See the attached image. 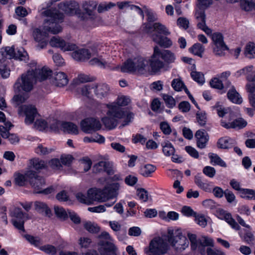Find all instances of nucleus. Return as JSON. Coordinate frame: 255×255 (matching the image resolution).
I'll use <instances>...</instances> for the list:
<instances>
[{"mask_svg":"<svg viewBox=\"0 0 255 255\" xmlns=\"http://www.w3.org/2000/svg\"><path fill=\"white\" fill-rule=\"evenodd\" d=\"M209 35H211L213 41L212 47L214 53L219 56H224L225 51L228 50L229 48L224 41L222 34L220 32H215Z\"/></svg>","mask_w":255,"mask_h":255,"instance_id":"nucleus-8","label":"nucleus"},{"mask_svg":"<svg viewBox=\"0 0 255 255\" xmlns=\"http://www.w3.org/2000/svg\"><path fill=\"white\" fill-rule=\"evenodd\" d=\"M210 84L212 88L217 89L221 90L225 87L223 81L217 78H213L210 81Z\"/></svg>","mask_w":255,"mask_h":255,"instance_id":"nucleus-57","label":"nucleus"},{"mask_svg":"<svg viewBox=\"0 0 255 255\" xmlns=\"http://www.w3.org/2000/svg\"><path fill=\"white\" fill-rule=\"evenodd\" d=\"M246 88L250 93L249 95L250 103L252 107L255 108V87L250 84H247Z\"/></svg>","mask_w":255,"mask_h":255,"instance_id":"nucleus-43","label":"nucleus"},{"mask_svg":"<svg viewBox=\"0 0 255 255\" xmlns=\"http://www.w3.org/2000/svg\"><path fill=\"white\" fill-rule=\"evenodd\" d=\"M208 156L210 159L211 163L213 165H218L224 167L227 166L226 163L217 154L209 153Z\"/></svg>","mask_w":255,"mask_h":255,"instance_id":"nucleus-37","label":"nucleus"},{"mask_svg":"<svg viewBox=\"0 0 255 255\" xmlns=\"http://www.w3.org/2000/svg\"><path fill=\"white\" fill-rule=\"evenodd\" d=\"M98 5V2L94 0L85 1L82 3V8L85 14L93 18L95 10Z\"/></svg>","mask_w":255,"mask_h":255,"instance_id":"nucleus-25","label":"nucleus"},{"mask_svg":"<svg viewBox=\"0 0 255 255\" xmlns=\"http://www.w3.org/2000/svg\"><path fill=\"white\" fill-rule=\"evenodd\" d=\"M234 142V139L229 137H223L218 139L217 146L221 149H228L233 146Z\"/></svg>","mask_w":255,"mask_h":255,"instance_id":"nucleus-31","label":"nucleus"},{"mask_svg":"<svg viewBox=\"0 0 255 255\" xmlns=\"http://www.w3.org/2000/svg\"><path fill=\"white\" fill-rule=\"evenodd\" d=\"M54 212L56 216L61 219L65 220L68 218V214L67 212L62 207L58 206L55 207Z\"/></svg>","mask_w":255,"mask_h":255,"instance_id":"nucleus-51","label":"nucleus"},{"mask_svg":"<svg viewBox=\"0 0 255 255\" xmlns=\"http://www.w3.org/2000/svg\"><path fill=\"white\" fill-rule=\"evenodd\" d=\"M156 170V167L153 165L147 164L140 168V174L145 177L151 176V175Z\"/></svg>","mask_w":255,"mask_h":255,"instance_id":"nucleus-34","label":"nucleus"},{"mask_svg":"<svg viewBox=\"0 0 255 255\" xmlns=\"http://www.w3.org/2000/svg\"><path fill=\"white\" fill-rule=\"evenodd\" d=\"M230 184L234 189L240 192L241 194V197H245V195L247 194L246 192H245L244 190H249V189H244L241 188L240 183L235 179L231 180L230 181Z\"/></svg>","mask_w":255,"mask_h":255,"instance_id":"nucleus-48","label":"nucleus"},{"mask_svg":"<svg viewBox=\"0 0 255 255\" xmlns=\"http://www.w3.org/2000/svg\"><path fill=\"white\" fill-rule=\"evenodd\" d=\"M157 50L158 46H154L153 53L150 60V66L152 70L154 72L159 71L164 66L163 62L159 59L160 57L159 55V52Z\"/></svg>","mask_w":255,"mask_h":255,"instance_id":"nucleus-19","label":"nucleus"},{"mask_svg":"<svg viewBox=\"0 0 255 255\" xmlns=\"http://www.w3.org/2000/svg\"><path fill=\"white\" fill-rule=\"evenodd\" d=\"M192 217L195 218V222L202 228L207 226V220L203 215L198 214L192 210Z\"/></svg>","mask_w":255,"mask_h":255,"instance_id":"nucleus-41","label":"nucleus"},{"mask_svg":"<svg viewBox=\"0 0 255 255\" xmlns=\"http://www.w3.org/2000/svg\"><path fill=\"white\" fill-rule=\"evenodd\" d=\"M205 51V47L199 43H195L192 46V53L200 58L203 57Z\"/></svg>","mask_w":255,"mask_h":255,"instance_id":"nucleus-45","label":"nucleus"},{"mask_svg":"<svg viewBox=\"0 0 255 255\" xmlns=\"http://www.w3.org/2000/svg\"><path fill=\"white\" fill-rule=\"evenodd\" d=\"M228 99L233 103L240 104L242 103L243 100L239 93L237 92L235 88L232 87L227 93Z\"/></svg>","mask_w":255,"mask_h":255,"instance_id":"nucleus-32","label":"nucleus"},{"mask_svg":"<svg viewBox=\"0 0 255 255\" xmlns=\"http://www.w3.org/2000/svg\"><path fill=\"white\" fill-rule=\"evenodd\" d=\"M168 235V242L177 252H182L188 247V241L179 230H169Z\"/></svg>","mask_w":255,"mask_h":255,"instance_id":"nucleus-6","label":"nucleus"},{"mask_svg":"<svg viewBox=\"0 0 255 255\" xmlns=\"http://www.w3.org/2000/svg\"><path fill=\"white\" fill-rule=\"evenodd\" d=\"M88 194L90 198L92 199V202L93 201L104 202L110 199L105 187L103 190L90 189L88 190Z\"/></svg>","mask_w":255,"mask_h":255,"instance_id":"nucleus-15","label":"nucleus"},{"mask_svg":"<svg viewBox=\"0 0 255 255\" xmlns=\"http://www.w3.org/2000/svg\"><path fill=\"white\" fill-rule=\"evenodd\" d=\"M221 125L222 127L227 129L231 128L241 129L245 128L247 126V122L243 118L237 119L231 123H227L222 120L221 121Z\"/></svg>","mask_w":255,"mask_h":255,"instance_id":"nucleus-21","label":"nucleus"},{"mask_svg":"<svg viewBox=\"0 0 255 255\" xmlns=\"http://www.w3.org/2000/svg\"><path fill=\"white\" fill-rule=\"evenodd\" d=\"M196 238V235L192 234V250H195L197 247V243L202 244L205 246H214V241L210 238L203 236L198 240H197Z\"/></svg>","mask_w":255,"mask_h":255,"instance_id":"nucleus-24","label":"nucleus"},{"mask_svg":"<svg viewBox=\"0 0 255 255\" xmlns=\"http://www.w3.org/2000/svg\"><path fill=\"white\" fill-rule=\"evenodd\" d=\"M93 90V84H88L81 88V93L83 96L90 98L92 96V90Z\"/></svg>","mask_w":255,"mask_h":255,"instance_id":"nucleus-63","label":"nucleus"},{"mask_svg":"<svg viewBox=\"0 0 255 255\" xmlns=\"http://www.w3.org/2000/svg\"><path fill=\"white\" fill-rule=\"evenodd\" d=\"M130 100L126 96L119 97L116 101L107 104L108 109L107 112V116L102 119V121L105 126L110 129L114 128L118 124V121L120 119L125 118L126 125L133 119V114L125 111L121 107L126 106L129 103Z\"/></svg>","mask_w":255,"mask_h":255,"instance_id":"nucleus-2","label":"nucleus"},{"mask_svg":"<svg viewBox=\"0 0 255 255\" xmlns=\"http://www.w3.org/2000/svg\"><path fill=\"white\" fill-rule=\"evenodd\" d=\"M213 108L216 110L217 114L220 117H223L225 115L228 114L229 117V121L232 120L235 117L234 112L230 108H223L219 106L218 103Z\"/></svg>","mask_w":255,"mask_h":255,"instance_id":"nucleus-29","label":"nucleus"},{"mask_svg":"<svg viewBox=\"0 0 255 255\" xmlns=\"http://www.w3.org/2000/svg\"><path fill=\"white\" fill-rule=\"evenodd\" d=\"M116 5V4L112 2H102L98 5L97 10L99 13H102L109 10Z\"/></svg>","mask_w":255,"mask_h":255,"instance_id":"nucleus-44","label":"nucleus"},{"mask_svg":"<svg viewBox=\"0 0 255 255\" xmlns=\"http://www.w3.org/2000/svg\"><path fill=\"white\" fill-rule=\"evenodd\" d=\"M93 171L95 173H100L103 171L106 172L109 175L113 174L110 163L109 162L102 161L99 162L93 166Z\"/></svg>","mask_w":255,"mask_h":255,"instance_id":"nucleus-23","label":"nucleus"},{"mask_svg":"<svg viewBox=\"0 0 255 255\" xmlns=\"http://www.w3.org/2000/svg\"><path fill=\"white\" fill-rule=\"evenodd\" d=\"M11 216L13 218L12 220L13 225L18 230L25 232L24 224L26 220L30 219L28 215L24 213L19 208H14L11 212Z\"/></svg>","mask_w":255,"mask_h":255,"instance_id":"nucleus-9","label":"nucleus"},{"mask_svg":"<svg viewBox=\"0 0 255 255\" xmlns=\"http://www.w3.org/2000/svg\"><path fill=\"white\" fill-rule=\"evenodd\" d=\"M34 205L35 210L39 213L47 217L51 216V210L46 203L37 201L34 202Z\"/></svg>","mask_w":255,"mask_h":255,"instance_id":"nucleus-27","label":"nucleus"},{"mask_svg":"<svg viewBox=\"0 0 255 255\" xmlns=\"http://www.w3.org/2000/svg\"><path fill=\"white\" fill-rule=\"evenodd\" d=\"M82 130L86 133H90L92 131L99 130L101 128L100 121L94 118H87L81 122Z\"/></svg>","mask_w":255,"mask_h":255,"instance_id":"nucleus-12","label":"nucleus"},{"mask_svg":"<svg viewBox=\"0 0 255 255\" xmlns=\"http://www.w3.org/2000/svg\"><path fill=\"white\" fill-rule=\"evenodd\" d=\"M30 164L34 169L37 170L45 169L47 167L45 162L39 158L31 159Z\"/></svg>","mask_w":255,"mask_h":255,"instance_id":"nucleus-39","label":"nucleus"},{"mask_svg":"<svg viewBox=\"0 0 255 255\" xmlns=\"http://www.w3.org/2000/svg\"><path fill=\"white\" fill-rule=\"evenodd\" d=\"M162 97L166 106L168 108H172L175 106V101L172 96L166 94H163Z\"/></svg>","mask_w":255,"mask_h":255,"instance_id":"nucleus-62","label":"nucleus"},{"mask_svg":"<svg viewBox=\"0 0 255 255\" xmlns=\"http://www.w3.org/2000/svg\"><path fill=\"white\" fill-rule=\"evenodd\" d=\"M26 175L30 185L34 189V192L37 193L45 185L44 178L39 176L35 171L28 170L26 172Z\"/></svg>","mask_w":255,"mask_h":255,"instance_id":"nucleus-10","label":"nucleus"},{"mask_svg":"<svg viewBox=\"0 0 255 255\" xmlns=\"http://www.w3.org/2000/svg\"><path fill=\"white\" fill-rule=\"evenodd\" d=\"M33 36L35 40L37 42H40L43 40L46 39L47 37V33L46 31H41L38 28H36L34 30L33 32Z\"/></svg>","mask_w":255,"mask_h":255,"instance_id":"nucleus-46","label":"nucleus"},{"mask_svg":"<svg viewBox=\"0 0 255 255\" xmlns=\"http://www.w3.org/2000/svg\"><path fill=\"white\" fill-rule=\"evenodd\" d=\"M20 111L24 112L25 115V123L26 124H32L37 114L35 107L32 105H23L19 108Z\"/></svg>","mask_w":255,"mask_h":255,"instance_id":"nucleus-18","label":"nucleus"},{"mask_svg":"<svg viewBox=\"0 0 255 255\" xmlns=\"http://www.w3.org/2000/svg\"><path fill=\"white\" fill-rule=\"evenodd\" d=\"M77 199L80 202L90 205L92 203V199L90 198L88 194L87 193V196H86L82 193H78L76 195Z\"/></svg>","mask_w":255,"mask_h":255,"instance_id":"nucleus-52","label":"nucleus"},{"mask_svg":"<svg viewBox=\"0 0 255 255\" xmlns=\"http://www.w3.org/2000/svg\"><path fill=\"white\" fill-rule=\"evenodd\" d=\"M220 215L222 216V219H224L233 229L236 230H240V226L232 218V215L230 213L222 210L220 211Z\"/></svg>","mask_w":255,"mask_h":255,"instance_id":"nucleus-28","label":"nucleus"},{"mask_svg":"<svg viewBox=\"0 0 255 255\" xmlns=\"http://www.w3.org/2000/svg\"><path fill=\"white\" fill-rule=\"evenodd\" d=\"M197 141V145L200 148H204L206 147L209 137L208 133L204 129H199L196 131L195 134Z\"/></svg>","mask_w":255,"mask_h":255,"instance_id":"nucleus-22","label":"nucleus"},{"mask_svg":"<svg viewBox=\"0 0 255 255\" xmlns=\"http://www.w3.org/2000/svg\"><path fill=\"white\" fill-rule=\"evenodd\" d=\"M40 250L44 252L45 253L51 255H55L57 253V249L55 247L50 245H46L39 247Z\"/></svg>","mask_w":255,"mask_h":255,"instance_id":"nucleus-55","label":"nucleus"},{"mask_svg":"<svg viewBox=\"0 0 255 255\" xmlns=\"http://www.w3.org/2000/svg\"><path fill=\"white\" fill-rule=\"evenodd\" d=\"M148 68V61L142 57L138 56L127 60L121 69L123 72L142 74L146 72Z\"/></svg>","mask_w":255,"mask_h":255,"instance_id":"nucleus-4","label":"nucleus"},{"mask_svg":"<svg viewBox=\"0 0 255 255\" xmlns=\"http://www.w3.org/2000/svg\"><path fill=\"white\" fill-rule=\"evenodd\" d=\"M83 227L88 232L92 234H96L100 231V227L98 225L91 221L83 222Z\"/></svg>","mask_w":255,"mask_h":255,"instance_id":"nucleus-36","label":"nucleus"},{"mask_svg":"<svg viewBox=\"0 0 255 255\" xmlns=\"http://www.w3.org/2000/svg\"><path fill=\"white\" fill-rule=\"evenodd\" d=\"M143 30L148 34L152 40L164 48H169L172 45L171 39L164 35H168L170 32L167 27L160 22L153 24L145 23L143 24Z\"/></svg>","mask_w":255,"mask_h":255,"instance_id":"nucleus-3","label":"nucleus"},{"mask_svg":"<svg viewBox=\"0 0 255 255\" xmlns=\"http://www.w3.org/2000/svg\"><path fill=\"white\" fill-rule=\"evenodd\" d=\"M4 55L6 58L11 59L14 58L15 52L13 47H6L2 48Z\"/></svg>","mask_w":255,"mask_h":255,"instance_id":"nucleus-59","label":"nucleus"},{"mask_svg":"<svg viewBox=\"0 0 255 255\" xmlns=\"http://www.w3.org/2000/svg\"><path fill=\"white\" fill-rule=\"evenodd\" d=\"M240 4L241 8L245 11L252 10L255 5L252 0H241Z\"/></svg>","mask_w":255,"mask_h":255,"instance_id":"nucleus-56","label":"nucleus"},{"mask_svg":"<svg viewBox=\"0 0 255 255\" xmlns=\"http://www.w3.org/2000/svg\"><path fill=\"white\" fill-rule=\"evenodd\" d=\"M120 187V185L118 183H114L105 187L110 199L117 196Z\"/></svg>","mask_w":255,"mask_h":255,"instance_id":"nucleus-35","label":"nucleus"},{"mask_svg":"<svg viewBox=\"0 0 255 255\" xmlns=\"http://www.w3.org/2000/svg\"><path fill=\"white\" fill-rule=\"evenodd\" d=\"M28 96L27 95L23 94V95L17 94L15 95L12 100L13 101V104L17 106L23 103H24L26 100L28 99Z\"/></svg>","mask_w":255,"mask_h":255,"instance_id":"nucleus-47","label":"nucleus"},{"mask_svg":"<svg viewBox=\"0 0 255 255\" xmlns=\"http://www.w3.org/2000/svg\"><path fill=\"white\" fill-rule=\"evenodd\" d=\"M195 69V64H192V79L199 85H202L205 83L204 75L202 72L194 71Z\"/></svg>","mask_w":255,"mask_h":255,"instance_id":"nucleus-38","label":"nucleus"},{"mask_svg":"<svg viewBox=\"0 0 255 255\" xmlns=\"http://www.w3.org/2000/svg\"><path fill=\"white\" fill-rule=\"evenodd\" d=\"M83 140L85 142H96L99 143H103L105 142L104 137L97 133L90 137H85Z\"/></svg>","mask_w":255,"mask_h":255,"instance_id":"nucleus-42","label":"nucleus"},{"mask_svg":"<svg viewBox=\"0 0 255 255\" xmlns=\"http://www.w3.org/2000/svg\"><path fill=\"white\" fill-rule=\"evenodd\" d=\"M167 244L160 238L152 240L149 245V251L151 255H161L166 253L167 250Z\"/></svg>","mask_w":255,"mask_h":255,"instance_id":"nucleus-11","label":"nucleus"},{"mask_svg":"<svg viewBox=\"0 0 255 255\" xmlns=\"http://www.w3.org/2000/svg\"><path fill=\"white\" fill-rule=\"evenodd\" d=\"M89 63L91 65H96L102 68H105L107 64V62L105 60L103 59L98 58H94L92 59L89 61Z\"/></svg>","mask_w":255,"mask_h":255,"instance_id":"nucleus-61","label":"nucleus"},{"mask_svg":"<svg viewBox=\"0 0 255 255\" xmlns=\"http://www.w3.org/2000/svg\"><path fill=\"white\" fill-rule=\"evenodd\" d=\"M45 14L49 17L47 21L51 22L50 26H45L46 31L56 34L62 31L61 27L57 23L63 19L64 15L58 10L48 9L44 11Z\"/></svg>","mask_w":255,"mask_h":255,"instance_id":"nucleus-5","label":"nucleus"},{"mask_svg":"<svg viewBox=\"0 0 255 255\" xmlns=\"http://www.w3.org/2000/svg\"><path fill=\"white\" fill-rule=\"evenodd\" d=\"M59 9L68 14H73L79 9L78 4L75 1H64L58 4Z\"/></svg>","mask_w":255,"mask_h":255,"instance_id":"nucleus-17","label":"nucleus"},{"mask_svg":"<svg viewBox=\"0 0 255 255\" xmlns=\"http://www.w3.org/2000/svg\"><path fill=\"white\" fill-rule=\"evenodd\" d=\"M162 151L165 156H169L173 154L175 149L171 143L167 142L163 145Z\"/></svg>","mask_w":255,"mask_h":255,"instance_id":"nucleus-54","label":"nucleus"},{"mask_svg":"<svg viewBox=\"0 0 255 255\" xmlns=\"http://www.w3.org/2000/svg\"><path fill=\"white\" fill-rule=\"evenodd\" d=\"M30 69L26 73L22 74L13 85V90L15 93L21 91L26 93L32 90L36 81H42L51 76L52 71L47 67L40 68L37 63L32 62L29 64Z\"/></svg>","mask_w":255,"mask_h":255,"instance_id":"nucleus-1","label":"nucleus"},{"mask_svg":"<svg viewBox=\"0 0 255 255\" xmlns=\"http://www.w3.org/2000/svg\"><path fill=\"white\" fill-rule=\"evenodd\" d=\"M99 244L101 246L100 252L101 255H116V248L113 243V239L110 234L106 232H102L98 237Z\"/></svg>","mask_w":255,"mask_h":255,"instance_id":"nucleus-7","label":"nucleus"},{"mask_svg":"<svg viewBox=\"0 0 255 255\" xmlns=\"http://www.w3.org/2000/svg\"><path fill=\"white\" fill-rule=\"evenodd\" d=\"M96 52L93 50L92 49H80L74 51L72 53V57L76 61H84L89 59L91 57L94 56Z\"/></svg>","mask_w":255,"mask_h":255,"instance_id":"nucleus-16","label":"nucleus"},{"mask_svg":"<svg viewBox=\"0 0 255 255\" xmlns=\"http://www.w3.org/2000/svg\"><path fill=\"white\" fill-rule=\"evenodd\" d=\"M196 120L201 126H204L206 123V116L205 112L198 111L196 114Z\"/></svg>","mask_w":255,"mask_h":255,"instance_id":"nucleus-49","label":"nucleus"},{"mask_svg":"<svg viewBox=\"0 0 255 255\" xmlns=\"http://www.w3.org/2000/svg\"><path fill=\"white\" fill-rule=\"evenodd\" d=\"M61 127L64 132L68 133L77 134L79 132L77 126L71 122L62 123Z\"/></svg>","mask_w":255,"mask_h":255,"instance_id":"nucleus-33","label":"nucleus"},{"mask_svg":"<svg viewBox=\"0 0 255 255\" xmlns=\"http://www.w3.org/2000/svg\"><path fill=\"white\" fill-rule=\"evenodd\" d=\"M74 157L70 154L62 155L60 157V160L62 164L65 166H69L72 163Z\"/></svg>","mask_w":255,"mask_h":255,"instance_id":"nucleus-60","label":"nucleus"},{"mask_svg":"<svg viewBox=\"0 0 255 255\" xmlns=\"http://www.w3.org/2000/svg\"><path fill=\"white\" fill-rule=\"evenodd\" d=\"M68 83V79L66 74L63 72H55L53 84L57 87H62Z\"/></svg>","mask_w":255,"mask_h":255,"instance_id":"nucleus-26","label":"nucleus"},{"mask_svg":"<svg viewBox=\"0 0 255 255\" xmlns=\"http://www.w3.org/2000/svg\"><path fill=\"white\" fill-rule=\"evenodd\" d=\"M48 125V122L42 119L36 120L34 123L35 128L39 130L45 129Z\"/></svg>","mask_w":255,"mask_h":255,"instance_id":"nucleus-64","label":"nucleus"},{"mask_svg":"<svg viewBox=\"0 0 255 255\" xmlns=\"http://www.w3.org/2000/svg\"><path fill=\"white\" fill-rule=\"evenodd\" d=\"M245 56L250 59L255 57V44L253 42L248 43L245 48Z\"/></svg>","mask_w":255,"mask_h":255,"instance_id":"nucleus-40","label":"nucleus"},{"mask_svg":"<svg viewBox=\"0 0 255 255\" xmlns=\"http://www.w3.org/2000/svg\"><path fill=\"white\" fill-rule=\"evenodd\" d=\"M49 44L52 47L59 48L64 51L74 50L76 48L75 44L66 42L63 39L57 36L52 37Z\"/></svg>","mask_w":255,"mask_h":255,"instance_id":"nucleus-13","label":"nucleus"},{"mask_svg":"<svg viewBox=\"0 0 255 255\" xmlns=\"http://www.w3.org/2000/svg\"><path fill=\"white\" fill-rule=\"evenodd\" d=\"M184 86V84L180 78L174 79L171 82V86L176 91H182Z\"/></svg>","mask_w":255,"mask_h":255,"instance_id":"nucleus-50","label":"nucleus"},{"mask_svg":"<svg viewBox=\"0 0 255 255\" xmlns=\"http://www.w3.org/2000/svg\"><path fill=\"white\" fill-rule=\"evenodd\" d=\"M93 91L97 98L102 99L108 95L110 87L105 83L93 84Z\"/></svg>","mask_w":255,"mask_h":255,"instance_id":"nucleus-20","label":"nucleus"},{"mask_svg":"<svg viewBox=\"0 0 255 255\" xmlns=\"http://www.w3.org/2000/svg\"><path fill=\"white\" fill-rule=\"evenodd\" d=\"M4 126H0V134L3 138H7L11 144H15L19 142V137L14 133L10 134L9 130L13 127L9 122L5 123Z\"/></svg>","mask_w":255,"mask_h":255,"instance_id":"nucleus-14","label":"nucleus"},{"mask_svg":"<svg viewBox=\"0 0 255 255\" xmlns=\"http://www.w3.org/2000/svg\"><path fill=\"white\" fill-rule=\"evenodd\" d=\"M14 58L18 59L20 60L26 61L28 59V55L24 49L21 48L15 52Z\"/></svg>","mask_w":255,"mask_h":255,"instance_id":"nucleus-58","label":"nucleus"},{"mask_svg":"<svg viewBox=\"0 0 255 255\" xmlns=\"http://www.w3.org/2000/svg\"><path fill=\"white\" fill-rule=\"evenodd\" d=\"M26 181H28V179L26 175V172L24 175L20 173L15 175V182L17 185L20 186H23L25 185Z\"/></svg>","mask_w":255,"mask_h":255,"instance_id":"nucleus-53","label":"nucleus"},{"mask_svg":"<svg viewBox=\"0 0 255 255\" xmlns=\"http://www.w3.org/2000/svg\"><path fill=\"white\" fill-rule=\"evenodd\" d=\"M157 51L159 55L164 61L167 63H172L174 61L175 57L174 54L168 50H161L158 46Z\"/></svg>","mask_w":255,"mask_h":255,"instance_id":"nucleus-30","label":"nucleus"}]
</instances>
